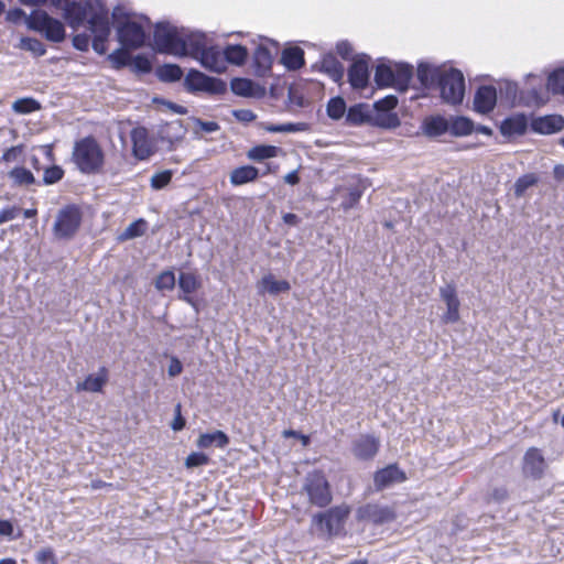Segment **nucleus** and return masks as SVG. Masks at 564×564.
<instances>
[{
    "instance_id": "56",
    "label": "nucleus",
    "mask_w": 564,
    "mask_h": 564,
    "mask_svg": "<svg viewBox=\"0 0 564 564\" xmlns=\"http://www.w3.org/2000/svg\"><path fill=\"white\" fill-rule=\"evenodd\" d=\"M36 564H58L56 554L51 546L42 547L34 554Z\"/></svg>"
},
{
    "instance_id": "35",
    "label": "nucleus",
    "mask_w": 564,
    "mask_h": 564,
    "mask_svg": "<svg viewBox=\"0 0 564 564\" xmlns=\"http://www.w3.org/2000/svg\"><path fill=\"white\" fill-rule=\"evenodd\" d=\"M229 436L225 432L217 430L212 433L200 434L196 441V445L199 448H208L212 447L213 445H215L218 448H225L229 444Z\"/></svg>"
},
{
    "instance_id": "54",
    "label": "nucleus",
    "mask_w": 564,
    "mask_h": 564,
    "mask_svg": "<svg viewBox=\"0 0 564 564\" xmlns=\"http://www.w3.org/2000/svg\"><path fill=\"white\" fill-rule=\"evenodd\" d=\"M362 196V189L359 186H354L348 189L347 195L340 203V207L347 212L354 208L360 200Z\"/></svg>"
},
{
    "instance_id": "2",
    "label": "nucleus",
    "mask_w": 564,
    "mask_h": 564,
    "mask_svg": "<svg viewBox=\"0 0 564 564\" xmlns=\"http://www.w3.org/2000/svg\"><path fill=\"white\" fill-rule=\"evenodd\" d=\"M197 32L172 25L167 21L155 23L153 31V50L160 54L186 57Z\"/></svg>"
},
{
    "instance_id": "30",
    "label": "nucleus",
    "mask_w": 564,
    "mask_h": 564,
    "mask_svg": "<svg viewBox=\"0 0 564 564\" xmlns=\"http://www.w3.org/2000/svg\"><path fill=\"white\" fill-rule=\"evenodd\" d=\"M475 131V122L466 116H449V134L455 138L470 135Z\"/></svg>"
},
{
    "instance_id": "4",
    "label": "nucleus",
    "mask_w": 564,
    "mask_h": 564,
    "mask_svg": "<svg viewBox=\"0 0 564 564\" xmlns=\"http://www.w3.org/2000/svg\"><path fill=\"white\" fill-rule=\"evenodd\" d=\"M349 514L350 507L348 505L334 506L314 514L312 525L316 528L319 535L333 538L341 532Z\"/></svg>"
},
{
    "instance_id": "8",
    "label": "nucleus",
    "mask_w": 564,
    "mask_h": 564,
    "mask_svg": "<svg viewBox=\"0 0 564 564\" xmlns=\"http://www.w3.org/2000/svg\"><path fill=\"white\" fill-rule=\"evenodd\" d=\"M303 490L307 494L311 505L318 508H326L333 500L329 481L322 470L306 475Z\"/></svg>"
},
{
    "instance_id": "41",
    "label": "nucleus",
    "mask_w": 564,
    "mask_h": 564,
    "mask_svg": "<svg viewBox=\"0 0 564 564\" xmlns=\"http://www.w3.org/2000/svg\"><path fill=\"white\" fill-rule=\"evenodd\" d=\"M42 34L47 41L53 43H62L66 37L64 24L56 18H51L50 22L44 28Z\"/></svg>"
},
{
    "instance_id": "58",
    "label": "nucleus",
    "mask_w": 564,
    "mask_h": 564,
    "mask_svg": "<svg viewBox=\"0 0 564 564\" xmlns=\"http://www.w3.org/2000/svg\"><path fill=\"white\" fill-rule=\"evenodd\" d=\"M459 300L455 303L446 305V312L443 314L442 319L446 324H454L459 321Z\"/></svg>"
},
{
    "instance_id": "28",
    "label": "nucleus",
    "mask_w": 564,
    "mask_h": 564,
    "mask_svg": "<svg viewBox=\"0 0 564 564\" xmlns=\"http://www.w3.org/2000/svg\"><path fill=\"white\" fill-rule=\"evenodd\" d=\"M273 58L270 50L263 44L258 45L253 53L254 75L264 77L271 70Z\"/></svg>"
},
{
    "instance_id": "31",
    "label": "nucleus",
    "mask_w": 564,
    "mask_h": 564,
    "mask_svg": "<svg viewBox=\"0 0 564 564\" xmlns=\"http://www.w3.org/2000/svg\"><path fill=\"white\" fill-rule=\"evenodd\" d=\"M321 70L327 74L335 83L344 78V65L333 53H326L321 61Z\"/></svg>"
},
{
    "instance_id": "37",
    "label": "nucleus",
    "mask_w": 564,
    "mask_h": 564,
    "mask_svg": "<svg viewBox=\"0 0 564 564\" xmlns=\"http://www.w3.org/2000/svg\"><path fill=\"white\" fill-rule=\"evenodd\" d=\"M183 68L174 63H165L155 68V76L162 83H176L183 77Z\"/></svg>"
},
{
    "instance_id": "36",
    "label": "nucleus",
    "mask_w": 564,
    "mask_h": 564,
    "mask_svg": "<svg viewBox=\"0 0 564 564\" xmlns=\"http://www.w3.org/2000/svg\"><path fill=\"white\" fill-rule=\"evenodd\" d=\"M511 492L506 484H492L488 487L484 500L487 505H502L510 500Z\"/></svg>"
},
{
    "instance_id": "9",
    "label": "nucleus",
    "mask_w": 564,
    "mask_h": 564,
    "mask_svg": "<svg viewBox=\"0 0 564 564\" xmlns=\"http://www.w3.org/2000/svg\"><path fill=\"white\" fill-rule=\"evenodd\" d=\"M83 214L77 205H66L58 210L53 226V231L58 239H72L78 231Z\"/></svg>"
},
{
    "instance_id": "51",
    "label": "nucleus",
    "mask_w": 564,
    "mask_h": 564,
    "mask_svg": "<svg viewBox=\"0 0 564 564\" xmlns=\"http://www.w3.org/2000/svg\"><path fill=\"white\" fill-rule=\"evenodd\" d=\"M64 174L62 166L53 164L44 169L43 180L40 183L43 185L56 184L64 177Z\"/></svg>"
},
{
    "instance_id": "20",
    "label": "nucleus",
    "mask_w": 564,
    "mask_h": 564,
    "mask_svg": "<svg viewBox=\"0 0 564 564\" xmlns=\"http://www.w3.org/2000/svg\"><path fill=\"white\" fill-rule=\"evenodd\" d=\"M230 89L235 95L247 98H261L265 95V88L262 85L245 77H234Z\"/></svg>"
},
{
    "instance_id": "27",
    "label": "nucleus",
    "mask_w": 564,
    "mask_h": 564,
    "mask_svg": "<svg viewBox=\"0 0 564 564\" xmlns=\"http://www.w3.org/2000/svg\"><path fill=\"white\" fill-rule=\"evenodd\" d=\"M423 132L429 138H437L449 133V117L441 115L426 117L423 121Z\"/></svg>"
},
{
    "instance_id": "13",
    "label": "nucleus",
    "mask_w": 564,
    "mask_h": 564,
    "mask_svg": "<svg viewBox=\"0 0 564 564\" xmlns=\"http://www.w3.org/2000/svg\"><path fill=\"white\" fill-rule=\"evenodd\" d=\"M356 518L358 521H369L373 524H384L395 519L393 508L381 506L379 503H366L357 509Z\"/></svg>"
},
{
    "instance_id": "26",
    "label": "nucleus",
    "mask_w": 564,
    "mask_h": 564,
    "mask_svg": "<svg viewBox=\"0 0 564 564\" xmlns=\"http://www.w3.org/2000/svg\"><path fill=\"white\" fill-rule=\"evenodd\" d=\"M281 64L290 72L299 70L305 65L304 51L297 45H290L283 48Z\"/></svg>"
},
{
    "instance_id": "34",
    "label": "nucleus",
    "mask_w": 564,
    "mask_h": 564,
    "mask_svg": "<svg viewBox=\"0 0 564 564\" xmlns=\"http://www.w3.org/2000/svg\"><path fill=\"white\" fill-rule=\"evenodd\" d=\"M225 63L242 66L249 56L248 48L241 44H227L223 50Z\"/></svg>"
},
{
    "instance_id": "61",
    "label": "nucleus",
    "mask_w": 564,
    "mask_h": 564,
    "mask_svg": "<svg viewBox=\"0 0 564 564\" xmlns=\"http://www.w3.org/2000/svg\"><path fill=\"white\" fill-rule=\"evenodd\" d=\"M185 426H186V420L182 415V404L177 403L174 408V419L171 423V429L174 432H180V431L184 430Z\"/></svg>"
},
{
    "instance_id": "49",
    "label": "nucleus",
    "mask_w": 564,
    "mask_h": 564,
    "mask_svg": "<svg viewBox=\"0 0 564 564\" xmlns=\"http://www.w3.org/2000/svg\"><path fill=\"white\" fill-rule=\"evenodd\" d=\"M19 47L21 50L31 52L35 57L43 56L46 53L45 45L35 37L24 36L20 40Z\"/></svg>"
},
{
    "instance_id": "44",
    "label": "nucleus",
    "mask_w": 564,
    "mask_h": 564,
    "mask_svg": "<svg viewBox=\"0 0 564 564\" xmlns=\"http://www.w3.org/2000/svg\"><path fill=\"white\" fill-rule=\"evenodd\" d=\"M261 283L271 295H278L290 291L291 284L286 280H275L272 274L262 278Z\"/></svg>"
},
{
    "instance_id": "25",
    "label": "nucleus",
    "mask_w": 564,
    "mask_h": 564,
    "mask_svg": "<svg viewBox=\"0 0 564 564\" xmlns=\"http://www.w3.org/2000/svg\"><path fill=\"white\" fill-rule=\"evenodd\" d=\"M109 379L108 369L102 366L96 375H88L83 382L76 386L77 391L101 392Z\"/></svg>"
},
{
    "instance_id": "55",
    "label": "nucleus",
    "mask_w": 564,
    "mask_h": 564,
    "mask_svg": "<svg viewBox=\"0 0 564 564\" xmlns=\"http://www.w3.org/2000/svg\"><path fill=\"white\" fill-rule=\"evenodd\" d=\"M172 177L173 172L171 170L156 172L151 177V187L156 191L162 189L171 183Z\"/></svg>"
},
{
    "instance_id": "33",
    "label": "nucleus",
    "mask_w": 564,
    "mask_h": 564,
    "mask_svg": "<svg viewBox=\"0 0 564 564\" xmlns=\"http://www.w3.org/2000/svg\"><path fill=\"white\" fill-rule=\"evenodd\" d=\"M394 88L400 93L409 89L410 82L413 77V66L408 63H398L394 65Z\"/></svg>"
},
{
    "instance_id": "47",
    "label": "nucleus",
    "mask_w": 564,
    "mask_h": 564,
    "mask_svg": "<svg viewBox=\"0 0 564 564\" xmlns=\"http://www.w3.org/2000/svg\"><path fill=\"white\" fill-rule=\"evenodd\" d=\"M128 66L134 74L138 75H145L152 72V62L145 54L142 53L131 56Z\"/></svg>"
},
{
    "instance_id": "5",
    "label": "nucleus",
    "mask_w": 564,
    "mask_h": 564,
    "mask_svg": "<svg viewBox=\"0 0 564 564\" xmlns=\"http://www.w3.org/2000/svg\"><path fill=\"white\" fill-rule=\"evenodd\" d=\"M188 56L197 59L209 72L223 74L227 69L223 51L216 45L206 46V35L204 33L197 32Z\"/></svg>"
},
{
    "instance_id": "1",
    "label": "nucleus",
    "mask_w": 564,
    "mask_h": 564,
    "mask_svg": "<svg viewBox=\"0 0 564 564\" xmlns=\"http://www.w3.org/2000/svg\"><path fill=\"white\" fill-rule=\"evenodd\" d=\"M63 18L73 29L88 23L89 30L94 34L93 50L99 55L106 54V42L110 35L111 28L109 11L101 0L68 3Z\"/></svg>"
},
{
    "instance_id": "17",
    "label": "nucleus",
    "mask_w": 564,
    "mask_h": 564,
    "mask_svg": "<svg viewBox=\"0 0 564 564\" xmlns=\"http://www.w3.org/2000/svg\"><path fill=\"white\" fill-rule=\"evenodd\" d=\"M530 129L538 134H554L564 129V117L562 115L552 113L533 117L530 121Z\"/></svg>"
},
{
    "instance_id": "16",
    "label": "nucleus",
    "mask_w": 564,
    "mask_h": 564,
    "mask_svg": "<svg viewBox=\"0 0 564 564\" xmlns=\"http://www.w3.org/2000/svg\"><path fill=\"white\" fill-rule=\"evenodd\" d=\"M406 480V474L398 464H389L373 474V488L380 492Z\"/></svg>"
},
{
    "instance_id": "48",
    "label": "nucleus",
    "mask_w": 564,
    "mask_h": 564,
    "mask_svg": "<svg viewBox=\"0 0 564 564\" xmlns=\"http://www.w3.org/2000/svg\"><path fill=\"white\" fill-rule=\"evenodd\" d=\"M147 221L143 218H139L134 221H132L119 236V239L124 240H131L139 238L145 234L147 230Z\"/></svg>"
},
{
    "instance_id": "21",
    "label": "nucleus",
    "mask_w": 564,
    "mask_h": 564,
    "mask_svg": "<svg viewBox=\"0 0 564 564\" xmlns=\"http://www.w3.org/2000/svg\"><path fill=\"white\" fill-rule=\"evenodd\" d=\"M529 124L527 115L519 112L505 118L499 126V130L500 133L507 138L523 135L525 134Z\"/></svg>"
},
{
    "instance_id": "45",
    "label": "nucleus",
    "mask_w": 564,
    "mask_h": 564,
    "mask_svg": "<svg viewBox=\"0 0 564 564\" xmlns=\"http://www.w3.org/2000/svg\"><path fill=\"white\" fill-rule=\"evenodd\" d=\"M539 177L534 173H528L520 176L513 185V194L517 198H521L525 195V192L536 185Z\"/></svg>"
},
{
    "instance_id": "23",
    "label": "nucleus",
    "mask_w": 564,
    "mask_h": 564,
    "mask_svg": "<svg viewBox=\"0 0 564 564\" xmlns=\"http://www.w3.org/2000/svg\"><path fill=\"white\" fill-rule=\"evenodd\" d=\"M186 133V128L183 126L182 120L175 119L170 122L161 124L158 130V135L161 141L167 142L170 149L177 141H181Z\"/></svg>"
},
{
    "instance_id": "24",
    "label": "nucleus",
    "mask_w": 564,
    "mask_h": 564,
    "mask_svg": "<svg viewBox=\"0 0 564 564\" xmlns=\"http://www.w3.org/2000/svg\"><path fill=\"white\" fill-rule=\"evenodd\" d=\"M177 284L180 290L184 293V296H180L181 300L194 305V301L191 294L202 288V280L197 272H181L178 275Z\"/></svg>"
},
{
    "instance_id": "53",
    "label": "nucleus",
    "mask_w": 564,
    "mask_h": 564,
    "mask_svg": "<svg viewBox=\"0 0 564 564\" xmlns=\"http://www.w3.org/2000/svg\"><path fill=\"white\" fill-rule=\"evenodd\" d=\"M131 56L122 48H117L108 55V61L116 69H122L130 63Z\"/></svg>"
},
{
    "instance_id": "63",
    "label": "nucleus",
    "mask_w": 564,
    "mask_h": 564,
    "mask_svg": "<svg viewBox=\"0 0 564 564\" xmlns=\"http://www.w3.org/2000/svg\"><path fill=\"white\" fill-rule=\"evenodd\" d=\"M192 121L205 133H213L220 129V126L216 121H205L197 117H192Z\"/></svg>"
},
{
    "instance_id": "18",
    "label": "nucleus",
    "mask_w": 564,
    "mask_h": 564,
    "mask_svg": "<svg viewBox=\"0 0 564 564\" xmlns=\"http://www.w3.org/2000/svg\"><path fill=\"white\" fill-rule=\"evenodd\" d=\"M474 110L481 115H488L497 106V89L492 85H480L474 95Z\"/></svg>"
},
{
    "instance_id": "22",
    "label": "nucleus",
    "mask_w": 564,
    "mask_h": 564,
    "mask_svg": "<svg viewBox=\"0 0 564 564\" xmlns=\"http://www.w3.org/2000/svg\"><path fill=\"white\" fill-rule=\"evenodd\" d=\"M132 153L138 160H147L151 156L148 130L144 127L133 128L130 132Z\"/></svg>"
},
{
    "instance_id": "29",
    "label": "nucleus",
    "mask_w": 564,
    "mask_h": 564,
    "mask_svg": "<svg viewBox=\"0 0 564 564\" xmlns=\"http://www.w3.org/2000/svg\"><path fill=\"white\" fill-rule=\"evenodd\" d=\"M260 176V170L253 165H242L231 171L229 181L234 186H241L257 181Z\"/></svg>"
},
{
    "instance_id": "64",
    "label": "nucleus",
    "mask_w": 564,
    "mask_h": 564,
    "mask_svg": "<svg viewBox=\"0 0 564 564\" xmlns=\"http://www.w3.org/2000/svg\"><path fill=\"white\" fill-rule=\"evenodd\" d=\"M89 35L86 33H79L73 36L72 43L73 46L80 51V52H87L89 48Z\"/></svg>"
},
{
    "instance_id": "19",
    "label": "nucleus",
    "mask_w": 564,
    "mask_h": 564,
    "mask_svg": "<svg viewBox=\"0 0 564 564\" xmlns=\"http://www.w3.org/2000/svg\"><path fill=\"white\" fill-rule=\"evenodd\" d=\"M373 109L366 102L355 104L347 109L345 123L350 127H373Z\"/></svg>"
},
{
    "instance_id": "38",
    "label": "nucleus",
    "mask_w": 564,
    "mask_h": 564,
    "mask_svg": "<svg viewBox=\"0 0 564 564\" xmlns=\"http://www.w3.org/2000/svg\"><path fill=\"white\" fill-rule=\"evenodd\" d=\"M9 178L12 181L13 186L23 187L30 185H41L33 175V173L24 166H15L8 173Z\"/></svg>"
},
{
    "instance_id": "10",
    "label": "nucleus",
    "mask_w": 564,
    "mask_h": 564,
    "mask_svg": "<svg viewBox=\"0 0 564 564\" xmlns=\"http://www.w3.org/2000/svg\"><path fill=\"white\" fill-rule=\"evenodd\" d=\"M398 97L388 95L371 106L373 109V127L381 129H394L400 126L401 121L398 113L394 111L398 106Z\"/></svg>"
},
{
    "instance_id": "14",
    "label": "nucleus",
    "mask_w": 564,
    "mask_h": 564,
    "mask_svg": "<svg viewBox=\"0 0 564 564\" xmlns=\"http://www.w3.org/2000/svg\"><path fill=\"white\" fill-rule=\"evenodd\" d=\"M370 57L366 54L357 55L348 68V83L352 89H365L370 79L369 72Z\"/></svg>"
},
{
    "instance_id": "7",
    "label": "nucleus",
    "mask_w": 564,
    "mask_h": 564,
    "mask_svg": "<svg viewBox=\"0 0 564 564\" xmlns=\"http://www.w3.org/2000/svg\"><path fill=\"white\" fill-rule=\"evenodd\" d=\"M440 89L441 98L449 105H460L465 96V78L457 68L444 72L435 84Z\"/></svg>"
},
{
    "instance_id": "39",
    "label": "nucleus",
    "mask_w": 564,
    "mask_h": 564,
    "mask_svg": "<svg viewBox=\"0 0 564 564\" xmlns=\"http://www.w3.org/2000/svg\"><path fill=\"white\" fill-rule=\"evenodd\" d=\"M394 66L386 63H379L375 69L373 80L379 88L393 87L394 88Z\"/></svg>"
},
{
    "instance_id": "43",
    "label": "nucleus",
    "mask_w": 564,
    "mask_h": 564,
    "mask_svg": "<svg viewBox=\"0 0 564 564\" xmlns=\"http://www.w3.org/2000/svg\"><path fill=\"white\" fill-rule=\"evenodd\" d=\"M51 18L44 10H34L30 17L25 18V24L30 30L42 33Z\"/></svg>"
},
{
    "instance_id": "11",
    "label": "nucleus",
    "mask_w": 564,
    "mask_h": 564,
    "mask_svg": "<svg viewBox=\"0 0 564 564\" xmlns=\"http://www.w3.org/2000/svg\"><path fill=\"white\" fill-rule=\"evenodd\" d=\"M117 37L122 47L137 50L145 45L149 35L140 23L126 19L117 25Z\"/></svg>"
},
{
    "instance_id": "32",
    "label": "nucleus",
    "mask_w": 564,
    "mask_h": 564,
    "mask_svg": "<svg viewBox=\"0 0 564 564\" xmlns=\"http://www.w3.org/2000/svg\"><path fill=\"white\" fill-rule=\"evenodd\" d=\"M443 73L444 70L441 68L434 67L426 62H421L416 69L417 79L424 87L435 86Z\"/></svg>"
},
{
    "instance_id": "46",
    "label": "nucleus",
    "mask_w": 564,
    "mask_h": 564,
    "mask_svg": "<svg viewBox=\"0 0 564 564\" xmlns=\"http://www.w3.org/2000/svg\"><path fill=\"white\" fill-rule=\"evenodd\" d=\"M546 86L553 95H564V67H558L550 73Z\"/></svg>"
},
{
    "instance_id": "6",
    "label": "nucleus",
    "mask_w": 564,
    "mask_h": 564,
    "mask_svg": "<svg viewBox=\"0 0 564 564\" xmlns=\"http://www.w3.org/2000/svg\"><path fill=\"white\" fill-rule=\"evenodd\" d=\"M183 86L189 94L224 95L227 93V83L224 79L209 76L196 68L187 72Z\"/></svg>"
},
{
    "instance_id": "3",
    "label": "nucleus",
    "mask_w": 564,
    "mask_h": 564,
    "mask_svg": "<svg viewBox=\"0 0 564 564\" xmlns=\"http://www.w3.org/2000/svg\"><path fill=\"white\" fill-rule=\"evenodd\" d=\"M73 160L82 173L96 174L104 165L105 155L97 140L88 135L75 142Z\"/></svg>"
},
{
    "instance_id": "52",
    "label": "nucleus",
    "mask_w": 564,
    "mask_h": 564,
    "mask_svg": "<svg viewBox=\"0 0 564 564\" xmlns=\"http://www.w3.org/2000/svg\"><path fill=\"white\" fill-rule=\"evenodd\" d=\"M175 283L174 272L172 270H165L156 276L154 285L159 291H171L174 289Z\"/></svg>"
},
{
    "instance_id": "40",
    "label": "nucleus",
    "mask_w": 564,
    "mask_h": 564,
    "mask_svg": "<svg viewBox=\"0 0 564 564\" xmlns=\"http://www.w3.org/2000/svg\"><path fill=\"white\" fill-rule=\"evenodd\" d=\"M281 148L271 144H258L247 152V158L254 162H262L268 159L278 156Z\"/></svg>"
},
{
    "instance_id": "42",
    "label": "nucleus",
    "mask_w": 564,
    "mask_h": 564,
    "mask_svg": "<svg viewBox=\"0 0 564 564\" xmlns=\"http://www.w3.org/2000/svg\"><path fill=\"white\" fill-rule=\"evenodd\" d=\"M347 105L341 96L332 97L326 104V113L327 116L335 121H338L346 117L347 113Z\"/></svg>"
},
{
    "instance_id": "60",
    "label": "nucleus",
    "mask_w": 564,
    "mask_h": 564,
    "mask_svg": "<svg viewBox=\"0 0 564 564\" xmlns=\"http://www.w3.org/2000/svg\"><path fill=\"white\" fill-rule=\"evenodd\" d=\"M24 144H18L8 148L1 156V161L10 163L18 160V158L23 153L24 151Z\"/></svg>"
},
{
    "instance_id": "50",
    "label": "nucleus",
    "mask_w": 564,
    "mask_h": 564,
    "mask_svg": "<svg viewBox=\"0 0 564 564\" xmlns=\"http://www.w3.org/2000/svg\"><path fill=\"white\" fill-rule=\"evenodd\" d=\"M41 109V104L31 97L20 98L12 104V110L17 113L26 115Z\"/></svg>"
},
{
    "instance_id": "12",
    "label": "nucleus",
    "mask_w": 564,
    "mask_h": 564,
    "mask_svg": "<svg viewBox=\"0 0 564 564\" xmlns=\"http://www.w3.org/2000/svg\"><path fill=\"white\" fill-rule=\"evenodd\" d=\"M380 449V440L375 434H359L351 441L350 452L360 462L372 460Z\"/></svg>"
},
{
    "instance_id": "57",
    "label": "nucleus",
    "mask_w": 564,
    "mask_h": 564,
    "mask_svg": "<svg viewBox=\"0 0 564 564\" xmlns=\"http://www.w3.org/2000/svg\"><path fill=\"white\" fill-rule=\"evenodd\" d=\"M209 457L203 452H193L185 459V467L188 469L200 467L209 463Z\"/></svg>"
},
{
    "instance_id": "59",
    "label": "nucleus",
    "mask_w": 564,
    "mask_h": 564,
    "mask_svg": "<svg viewBox=\"0 0 564 564\" xmlns=\"http://www.w3.org/2000/svg\"><path fill=\"white\" fill-rule=\"evenodd\" d=\"M440 296L446 305L458 301L457 291L454 284L449 283L440 289Z\"/></svg>"
},
{
    "instance_id": "15",
    "label": "nucleus",
    "mask_w": 564,
    "mask_h": 564,
    "mask_svg": "<svg viewBox=\"0 0 564 564\" xmlns=\"http://www.w3.org/2000/svg\"><path fill=\"white\" fill-rule=\"evenodd\" d=\"M546 467L547 464L541 449L536 447L527 449L522 458V474L525 478L540 480L544 476Z\"/></svg>"
},
{
    "instance_id": "62",
    "label": "nucleus",
    "mask_w": 564,
    "mask_h": 564,
    "mask_svg": "<svg viewBox=\"0 0 564 564\" xmlns=\"http://www.w3.org/2000/svg\"><path fill=\"white\" fill-rule=\"evenodd\" d=\"M500 93L505 95L506 99L509 101H514L518 95V84L514 82L506 80L500 86Z\"/></svg>"
}]
</instances>
